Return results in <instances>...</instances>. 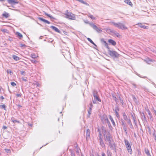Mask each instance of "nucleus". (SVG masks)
I'll list each match as a JSON object with an SVG mask.
<instances>
[{
	"instance_id": "nucleus-40",
	"label": "nucleus",
	"mask_w": 156,
	"mask_h": 156,
	"mask_svg": "<svg viewBox=\"0 0 156 156\" xmlns=\"http://www.w3.org/2000/svg\"><path fill=\"white\" fill-rule=\"evenodd\" d=\"M112 23L115 26L116 25V23H114V22H112Z\"/></svg>"
},
{
	"instance_id": "nucleus-39",
	"label": "nucleus",
	"mask_w": 156,
	"mask_h": 156,
	"mask_svg": "<svg viewBox=\"0 0 156 156\" xmlns=\"http://www.w3.org/2000/svg\"><path fill=\"white\" fill-rule=\"evenodd\" d=\"M107 140L109 142V144L111 143V140H110L109 139L108 140V139H107Z\"/></svg>"
},
{
	"instance_id": "nucleus-16",
	"label": "nucleus",
	"mask_w": 156,
	"mask_h": 156,
	"mask_svg": "<svg viewBox=\"0 0 156 156\" xmlns=\"http://www.w3.org/2000/svg\"><path fill=\"white\" fill-rule=\"evenodd\" d=\"M125 144L126 146V147H128V146H130V144L129 143V142H128V140H125Z\"/></svg>"
},
{
	"instance_id": "nucleus-7",
	"label": "nucleus",
	"mask_w": 156,
	"mask_h": 156,
	"mask_svg": "<svg viewBox=\"0 0 156 156\" xmlns=\"http://www.w3.org/2000/svg\"><path fill=\"white\" fill-rule=\"evenodd\" d=\"M38 19L41 21H42V22H43L44 23H47V24H49L50 23V22L46 20H45L43 18H41V17H39L38 18Z\"/></svg>"
},
{
	"instance_id": "nucleus-14",
	"label": "nucleus",
	"mask_w": 156,
	"mask_h": 156,
	"mask_svg": "<svg viewBox=\"0 0 156 156\" xmlns=\"http://www.w3.org/2000/svg\"><path fill=\"white\" fill-rule=\"evenodd\" d=\"M16 34L17 36L19 37V38L21 39L23 37V35L21 33L18 32H17Z\"/></svg>"
},
{
	"instance_id": "nucleus-45",
	"label": "nucleus",
	"mask_w": 156,
	"mask_h": 156,
	"mask_svg": "<svg viewBox=\"0 0 156 156\" xmlns=\"http://www.w3.org/2000/svg\"><path fill=\"white\" fill-rule=\"evenodd\" d=\"M36 84L37 85H38V83L37 82H36V83H35V84L33 83V84Z\"/></svg>"
},
{
	"instance_id": "nucleus-21",
	"label": "nucleus",
	"mask_w": 156,
	"mask_h": 156,
	"mask_svg": "<svg viewBox=\"0 0 156 156\" xmlns=\"http://www.w3.org/2000/svg\"><path fill=\"white\" fill-rule=\"evenodd\" d=\"M123 116L124 119L125 120H127L128 119L126 115V114L125 113H123Z\"/></svg>"
},
{
	"instance_id": "nucleus-38",
	"label": "nucleus",
	"mask_w": 156,
	"mask_h": 156,
	"mask_svg": "<svg viewBox=\"0 0 156 156\" xmlns=\"http://www.w3.org/2000/svg\"><path fill=\"white\" fill-rule=\"evenodd\" d=\"M148 114L149 115H151V113L149 110H148Z\"/></svg>"
},
{
	"instance_id": "nucleus-4",
	"label": "nucleus",
	"mask_w": 156,
	"mask_h": 156,
	"mask_svg": "<svg viewBox=\"0 0 156 156\" xmlns=\"http://www.w3.org/2000/svg\"><path fill=\"white\" fill-rule=\"evenodd\" d=\"M7 2L9 4L12 5L18 4L19 3L18 1L15 0H7Z\"/></svg>"
},
{
	"instance_id": "nucleus-35",
	"label": "nucleus",
	"mask_w": 156,
	"mask_h": 156,
	"mask_svg": "<svg viewBox=\"0 0 156 156\" xmlns=\"http://www.w3.org/2000/svg\"><path fill=\"white\" fill-rule=\"evenodd\" d=\"M2 107L4 109H5V105H2Z\"/></svg>"
},
{
	"instance_id": "nucleus-24",
	"label": "nucleus",
	"mask_w": 156,
	"mask_h": 156,
	"mask_svg": "<svg viewBox=\"0 0 156 156\" xmlns=\"http://www.w3.org/2000/svg\"><path fill=\"white\" fill-rule=\"evenodd\" d=\"M115 34L116 36L119 38H120L121 37V35L119 34L118 33H116Z\"/></svg>"
},
{
	"instance_id": "nucleus-19",
	"label": "nucleus",
	"mask_w": 156,
	"mask_h": 156,
	"mask_svg": "<svg viewBox=\"0 0 156 156\" xmlns=\"http://www.w3.org/2000/svg\"><path fill=\"white\" fill-rule=\"evenodd\" d=\"M145 151L146 154L148 156H151L149 153V151L148 149H146Z\"/></svg>"
},
{
	"instance_id": "nucleus-29",
	"label": "nucleus",
	"mask_w": 156,
	"mask_h": 156,
	"mask_svg": "<svg viewBox=\"0 0 156 156\" xmlns=\"http://www.w3.org/2000/svg\"><path fill=\"white\" fill-rule=\"evenodd\" d=\"M12 122L14 123L18 122L19 123V122L18 121L15 120H12Z\"/></svg>"
},
{
	"instance_id": "nucleus-18",
	"label": "nucleus",
	"mask_w": 156,
	"mask_h": 156,
	"mask_svg": "<svg viewBox=\"0 0 156 156\" xmlns=\"http://www.w3.org/2000/svg\"><path fill=\"white\" fill-rule=\"evenodd\" d=\"M94 98L95 99L97 100L98 101L100 102L101 101V100L98 96L94 95Z\"/></svg>"
},
{
	"instance_id": "nucleus-3",
	"label": "nucleus",
	"mask_w": 156,
	"mask_h": 156,
	"mask_svg": "<svg viewBox=\"0 0 156 156\" xmlns=\"http://www.w3.org/2000/svg\"><path fill=\"white\" fill-rule=\"evenodd\" d=\"M136 25H138L139 27L141 28H143L144 29H148V26H145L142 23H138Z\"/></svg>"
},
{
	"instance_id": "nucleus-1",
	"label": "nucleus",
	"mask_w": 156,
	"mask_h": 156,
	"mask_svg": "<svg viewBox=\"0 0 156 156\" xmlns=\"http://www.w3.org/2000/svg\"><path fill=\"white\" fill-rule=\"evenodd\" d=\"M65 15L66 16L67 18L70 20H75V16L72 13L67 12L65 14Z\"/></svg>"
},
{
	"instance_id": "nucleus-51",
	"label": "nucleus",
	"mask_w": 156,
	"mask_h": 156,
	"mask_svg": "<svg viewBox=\"0 0 156 156\" xmlns=\"http://www.w3.org/2000/svg\"><path fill=\"white\" fill-rule=\"evenodd\" d=\"M115 98L116 99V97H115Z\"/></svg>"
},
{
	"instance_id": "nucleus-6",
	"label": "nucleus",
	"mask_w": 156,
	"mask_h": 156,
	"mask_svg": "<svg viewBox=\"0 0 156 156\" xmlns=\"http://www.w3.org/2000/svg\"><path fill=\"white\" fill-rule=\"evenodd\" d=\"M108 41L109 43L113 46H115L116 44V42L112 39H109Z\"/></svg>"
},
{
	"instance_id": "nucleus-41",
	"label": "nucleus",
	"mask_w": 156,
	"mask_h": 156,
	"mask_svg": "<svg viewBox=\"0 0 156 156\" xmlns=\"http://www.w3.org/2000/svg\"><path fill=\"white\" fill-rule=\"evenodd\" d=\"M90 130L89 129H87V133H90Z\"/></svg>"
},
{
	"instance_id": "nucleus-32",
	"label": "nucleus",
	"mask_w": 156,
	"mask_h": 156,
	"mask_svg": "<svg viewBox=\"0 0 156 156\" xmlns=\"http://www.w3.org/2000/svg\"><path fill=\"white\" fill-rule=\"evenodd\" d=\"M1 31L4 32H7L8 30L6 29H5L2 30H1Z\"/></svg>"
},
{
	"instance_id": "nucleus-28",
	"label": "nucleus",
	"mask_w": 156,
	"mask_h": 156,
	"mask_svg": "<svg viewBox=\"0 0 156 156\" xmlns=\"http://www.w3.org/2000/svg\"><path fill=\"white\" fill-rule=\"evenodd\" d=\"M11 84L12 85L13 87L14 86H15L16 85V83L14 82H12L11 83Z\"/></svg>"
},
{
	"instance_id": "nucleus-22",
	"label": "nucleus",
	"mask_w": 156,
	"mask_h": 156,
	"mask_svg": "<svg viewBox=\"0 0 156 156\" xmlns=\"http://www.w3.org/2000/svg\"><path fill=\"white\" fill-rule=\"evenodd\" d=\"M87 39L91 43H92V44H93L94 45H95V44H94V43L93 42V41L90 38L88 37V38H87Z\"/></svg>"
},
{
	"instance_id": "nucleus-46",
	"label": "nucleus",
	"mask_w": 156,
	"mask_h": 156,
	"mask_svg": "<svg viewBox=\"0 0 156 156\" xmlns=\"http://www.w3.org/2000/svg\"><path fill=\"white\" fill-rule=\"evenodd\" d=\"M22 46L23 47H25L26 46V45L24 44H23L22 45Z\"/></svg>"
},
{
	"instance_id": "nucleus-48",
	"label": "nucleus",
	"mask_w": 156,
	"mask_h": 156,
	"mask_svg": "<svg viewBox=\"0 0 156 156\" xmlns=\"http://www.w3.org/2000/svg\"><path fill=\"white\" fill-rule=\"evenodd\" d=\"M5 0H0V1H5Z\"/></svg>"
},
{
	"instance_id": "nucleus-17",
	"label": "nucleus",
	"mask_w": 156,
	"mask_h": 156,
	"mask_svg": "<svg viewBox=\"0 0 156 156\" xmlns=\"http://www.w3.org/2000/svg\"><path fill=\"white\" fill-rule=\"evenodd\" d=\"M31 57L33 58H36L38 57V56L37 55L32 54L31 55Z\"/></svg>"
},
{
	"instance_id": "nucleus-12",
	"label": "nucleus",
	"mask_w": 156,
	"mask_h": 156,
	"mask_svg": "<svg viewBox=\"0 0 156 156\" xmlns=\"http://www.w3.org/2000/svg\"><path fill=\"white\" fill-rule=\"evenodd\" d=\"M125 2L130 6L132 5V3L130 0H125Z\"/></svg>"
},
{
	"instance_id": "nucleus-44",
	"label": "nucleus",
	"mask_w": 156,
	"mask_h": 156,
	"mask_svg": "<svg viewBox=\"0 0 156 156\" xmlns=\"http://www.w3.org/2000/svg\"><path fill=\"white\" fill-rule=\"evenodd\" d=\"M25 73V72L24 71H23L21 72V74H23V73Z\"/></svg>"
},
{
	"instance_id": "nucleus-50",
	"label": "nucleus",
	"mask_w": 156,
	"mask_h": 156,
	"mask_svg": "<svg viewBox=\"0 0 156 156\" xmlns=\"http://www.w3.org/2000/svg\"><path fill=\"white\" fill-rule=\"evenodd\" d=\"M93 103H95V102H94V101H93Z\"/></svg>"
},
{
	"instance_id": "nucleus-2",
	"label": "nucleus",
	"mask_w": 156,
	"mask_h": 156,
	"mask_svg": "<svg viewBox=\"0 0 156 156\" xmlns=\"http://www.w3.org/2000/svg\"><path fill=\"white\" fill-rule=\"evenodd\" d=\"M109 54L111 56L115 57H118L119 55L115 51H109Z\"/></svg>"
},
{
	"instance_id": "nucleus-23",
	"label": "nucleus",
	"mask_w": 156,
	"mask_h": 156,
	"mask_svg": "<svg viewBox=\"0 0 156 156\" xmlns=\"http://www.w3.org/2000/svg\"><path fill=\"white\" fill-rule=\"evenodd\" d=\"M101 145L102 147H105V144H104L103 142L102 141V140H101V141L100 142Z\"/></svg>"
},
{
	"instance_id": "nucleus-10",
	"label": "nucleus",
	"mask_w": 156,
	"mask_h": 156,
	"mask_svg": "<svg viewBox=\"0 0 156 156\" xmlns=\"http://www.w3.org/2000/svg\"><path fill=\"white\" fill-rule=\"evenodd\" d=\"M128 151V152L130 154H131L132 153V151L130 146H128L126 147Z\"/></svg>"
},
{
	"instance_id": "nucleus-52",
	"label": "nucleus",
	"mask_w": 156,
	"mask_h": 156,
	"mask_svg": "<svg viewBox=\"0 0 156 156\" xmlns=\"http://www.w3.org/2000/svg\"><path fill=\"white\" fill-rule=\"evenodd\" d=\"M1 155V153H0V155Z\"/></svg>"
},
{
	"instance_id": "nucleus-30",
	"label": "nucleus",
	"mask_w": 156,
	"mask_h": 156,
	"mask_svg": "<svg viewBox=\"0 0 156 156\" xmlns=\"http://www.w3.org/2000/svg\"><path fill=\"white\" fill-rule=\"evenodd\" d=\"M90 17L92 19H95V18L92 15H90Z\"/></svg>"
},
{
	"instance_id": "nucleus-36",
	"label": "nucleus",
	"mask_w": 156,
	"mask_h": 156,
	"mask_svg": "<svg viewBox=\"0 0 156 156\" xmlns=\"http://www.w3.org/2000/svg\"><path fill=\"white\" fill-rule=\"evenodd\" d=\"M101 154L102 156H106L104 152H102Z\"/></svg>"
},
{
	"instance_id": "nucleus-9",
	"label": "nucleus",
	"mask_w": 156,
	"mask_h": 156,
	"mask_svg": "<svg viewBox=\"0 0 156 156\" xmlns=\"http://www.w3.org/2000/svg\"><path fill=\"white\" fill-rule=\"evenodd\" d=\"M2 16L3 17L6 18H8L9 16V13L5 12H4L2 14Z\"/></svg>"
},
{
	"instance_id": "nucleus-5",
	"label": "nucleus",
	"mask_w": 156,
	"mask_h": 156,
	"mask_svg": "<svg viewBox=\"0 0 156 156\" xmlns=\"http://www.w3.org/2000/svg\"><path fill=\"white\" fill-rule=\"evenodd\" d=\"M119 28L121 29L122 30H126L127 29V28L126 27L124 24L119 23Z\"/></svg>"
},
{
	"instance_id": "nucleus-8",
	"label": "nucleus",
	"mask_w": 156,
	"mask_h": 156,
	"mask_svg": "<svg viewBox=\"0 0 156 156\" xmlns=\"http://www.w3.org/2000/svg\"><path fill=\"white\" fill-rule=\"evenodd\" d=\"M51 28L53 30H54L55 31L59 33L60 32V30L59 29L53 26H51Z\"/></svg>"
},
{
	"instance_id": "nucleus-25",
	"label": "nucleus",
	"mask_w": 156,
	"mask_h": 156,
	"mask_svg": "<svg viewBox=\"0 0 156 156\" xmlns=\"http://www.w3.org/2000/svg\"><path fill=\"white\" fill-rule=\"evenodd\" d=\"M92 108L90 107L89 108V110L88 111V113L89 114V115L91 114V112L92 110Z\"/></svg>"
},
{
	"instance_id": "nucleus-37",
	"label": "nucleus",
	"mask_w": 156,
	"mask_h": 156,
	"mask_svg": "<svg viewBox=\"0 0 156 156\" xmlns=\"http://www.w3.org/2000/svg\"><path fill=\"white\" fill-rule=\"evenodd\" d=\"M3 128L4 129H7V127L6 126H4L3 127Z\"/></svg>"
},
{
	"instance_id": "nucleus-13",
	"label": "nucleus",
	"mask_w": 156,
	"mask_h": 156,
	"mask_svg": "<svg viewBox=\"0 0 156 156\" xmlns=\"http://www.w3.org/2000/svg\"><path fill=\"white\" fill-rule=\"evenodd\" d=\"M109 118L110 119L111 121L112 122L113 125L114 126H115V122H114L112 116L111 115H109Z\"/></svg>"
},
{
	"instance_id": "nucleus-43",
	"label": "nucleus",
	"mask_w": 156,
	"mask_h": 156,
	"mask_svg": "<svg viewBox=\"0 0 156 156\" xmlns=\"http://www.w3.org/2000/svg\"><path fill=\"white\" fill-rule=\"evenodd\" d=\"M23 80L25 81H27V80L24 78V79L23 78Z\"/></svg>"
},
{
	"instance_id": "nucleus-49",
	"label": "nucleus",
	"mask_w": 156,
	"mask_h": 156,
	"mask_svg": "<svg viewBox=\"0 0 156 156\" xmlns=\"http://www.w3.org/2000/svg\"><path fill=\"white\" fill-rule=\"evenodd\" d=\"M108 156H112V155L111 154H109L108 155Z\"/></svg>"
},
{
	"instance_id": "nucleus-11",
	"label": "nucleus",
	"mask_w": 156,
	"mask_h": 156,
	"mask_svg": "<svg viewBox=\"0 0 156 156\" xmlns=\"http://www.w3.org/2000/svg\"><path fill=\"white\" fill-rule=\"evenodd\" d=\"M101 41L103 43H104L105 45V46L106 47V48H109V46L108 44L107 43L106 41H105L104 39H102L101 40Z\"/></svg>"
},
{
	"instance_id": "nucleus-20",
	"label": "nucleus",
	"mask_w": 156,
	"mask_h": 156,
	"mask_svg": "<svg viewBox=\"0 0 156 156\" xmlns=\"http://www.w3.org/2000/svg\"><path fill=\"white\" fill-rule=\"evenodd\" d=\"M92 27L97 31H98L99 30L98 28V27L95 25H93L92 26Z\"/></svg>"
},
{
	"instance_id": "nucleus-26",
	"label": "nucleus",
	"mask_w": 156,
	"mask_h": 156,
	"mask_svg": "<svg viewBox=\"0 0 156 156\" xmlns=\"http://www.w3.org/2000/svg\"><path fill=\"white\" fill-rule=\"evenodd\" d=\"M5 150L8 153H10L11 152L10 150L9 149H5Z\"/></svg>"
},
{
	"instance_id": "nucleus-27",
	"label": "nucleus",
	"mask_w": 156,
	"mask_h": 156,
	"mask_svg": "<svg viewBox=\"0 0 156 156\" xmlns=\"http://www.w3.org/2000/svg\"><path fill=\"white\" fill-rule=\"evenodd\" d=\"M44 13L45 15H46L48 17H49L50 18H53V17L52 16H51L50 15L48 14L46 12H45Z\"/></svg>"
},
{
	"instance_id": "nucleus-15",
	"label": "nucleus",
	"mask_w": 156,
	"mask_h": 156,
	"mask_svg": "<svg viewBox=\"0 0 156 156\" xmlns=\"http://www.w3.org/2000/svg\"><path fill=\"white\" fill-rule=\"evenodd\" d=\"M12 57L16 61H18L20 59L19 57L15 55H13Z\"/></svg>"
},
{
	"instance_id": "nucleus-42",
	"label": "nucleus",
	"mask_w": 156,
	"mask_h": 156,
	"mask_svg": "<svg viewBox=\"0 0 156 156\" xmlns=\"http://www.w3.org/2000/svg\"><path fill=\"white\" fill-rule=\"evenodd\" d=\"M90 107L92 108L93 105H92V104L91 103L90 104Z\"/></svg>"
},
{
	"instance_id": "nucleus-33",
	"label": "nucleus",
	"mask_w": 156,
	"mask_h": 156,
	"mask_svg": "<svg viewBox=\"0 0 156 156\" xmlns=\"http://www.w3.org/2000/svg\"><path fill=\"white\" fill-rule=\"evenodd\" d=\"M119 23H116L115 27H118V28H119Z\"/></svg>"
},
{
	"instance_id": "nucleus-31",
	"label": "nucleus",
	"mask_w": 156,
	"mask_h": 156,
	"mask_svg": "<svg viewBox=\"0 0 156 156\" xmlns=\"http://www.w3.org/2000/svg\"><path fill=\"white\" fill-rule=\"evenodd\" d=\"M22 94H17L16 96L17 97H21V96Z\"/></svg>"
},
{
	"instance_id": "nucleus-47",
	"label": "nucleus",
	"mask_w": 156,
	"mask_h": 156,
	"mask_svg": "<svg viewBox=\"0 0 156 156\" xmlns=\"http://www.w3.org/2000/svg\"><path fill=\"white\" fill-rule=\"evenodd\" d=\"M1 98H2V99H4V98H3V96H1Z\"/></svg>"
},
{
	"instance_id": "nucleus-34",
	"label": "nucleus",
	"mask_w": 156,
	"mask_h": 156,
	"mask_svg": "<svg viewBox=\"0 0 156 156\" xmlns=\"http://www.w3.org/2000/svg\"><path fill=\"white\" fill-rule=\"evenodd\" d=\"M115 114H116V116H117V117H119V113L117 111H115Z\"/></svg>"
}]
</instances>
